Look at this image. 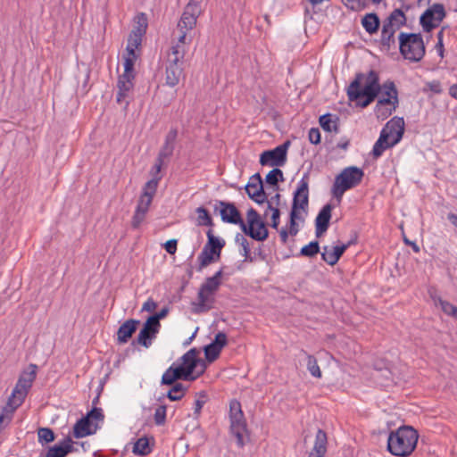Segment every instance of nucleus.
Returning <instances> with one entry per match:
<instances>
[{
	"instance_id": "obj_12",
	"label": "nucleus",
	"mask_w": 457,
	"mask_h": 457,
	"mask_svg": "<svg viewBox=\"0 0 457 457\" xmlns=\"http://www.w3.org/2000/svg\"><path fill=\"white\" fill-rule=\"evenodd\" d=\"M34 381L19 378L18 381L9 396V405L19 408L24 402Z\"/></svg>"
},
{
	"instance_id": "obj_36",
	"label": "nucleus",
	"mask_w": 457,
	"mask_h": 457,
	"mask_svg": "<svg viewBox=\"0 0 457 457\" xmlns=\"http://www.w3.org/2000/svg\"><path fill=\"white\" fill-rule=\"evenodd\" d=\"M284 181L283 171L278 168L271 170L265 178V182L270 185L274 191L278 189V182Z\"/></svg>"
},
{
	"instance_id": "obj_56",
	"label": "nucleus",
	"mask_w": 457,
	"mask_h": 457,
	"mask_svg": "<svg viewBox=\"0 0 457 457\" xmlns=\"http://www.w3.org/2000/svg\"><path fill=\"white\" fill-rule=\"evenodd\" d=\"M137 54H128L124 56V71L135 72L134 65L137 59Z\"/></svg>"
},
{
	"instance_id": "obj_23",
	"label": "nucleus",
	"mask_w": 457,
	"mask_h": 457,
	"mask_svg": "<svg viewBox=\"0 0 457 457\" xmlns=\"http://www.w3.org/2000/svg\"><path fill=\"white\" fill-rule=\"evenodd\" d=\"M177 137L178 129L174 128L170 129L165 137L163 145L159 151L158 155L161 156V158L167 159L172 155L175 149Z\"/></svg>"
},
{
	"instance_id": "obj_43",
	"label": "nucleus",
	"mask_w": 457,
	"mask_h": 457,
	"mask_svg": "<svg viewBox=\"0 0 457 457\" xmlns=\"http://www.w3.org/2000/svg\"><path fill=\"white\" fill-rule=\"evenodd\" d=\"M137 25L132 29V33L144 36L146 32L147 26H148V21L147 16L144 12H140L137 16Z\"/></svg>"
},
{
	"instance_id": "obj_15",
	"label": "nucleus",
	"mask_w": 457,
	"mask_h": 457,
	"mask_svg": "<svg viewBox=\"0 0 457 457\" xmlns=\"http://www.w3.org/2000/svg\"><path fill=\"white\" fill-rule=\"evenodd\" d=\"M100 426L88 420L87 418L83 416L78 420L73 427V436L75 438H82L87 436H91L96 433Z\"/></svg>"
},
{
	"instance_id": "obj_52",
	"label": "nucleus",
	"mask_w": 457,
	"mask_h": 457,
	"mask_svg": "<svg viewBox=\"0 0 457 457\" xmlns=\"http://www.w3.org/2000/svg\"><path fill=\"white\" fill-rule=\"evenodd\" d=\"M166 412H167L166 405H160L155 409V411L154 414V420L155 425L162 426L165 424Z\"/></svg>"
},
{
	"instance_id": "obj_5",
	"label": "nucleus",
	"mask_w": 457,
	"mask_h": 457,
	"mask_svg": "<svg viewBox=\"0 0 457 457\" xmlns=\"http://www.w3.org/2000/svg\"><path fill=\"white\" fill-rule=\"evenodd\" d=\"M398 39L399 50L404 59L417 62L424 57L426 48L420 33L401 32Z\"/></svg>"
},
{
	"instance_id": "obj_62",
	"label": "nucleus",
	"mask_w": 457,
	"mask_h": 457,
	"mask_svg": "<svg viewBox=\"0 0 457 457\" xmlns=\"http://www.w3.org/2000/svg\"><path fill=\"white\" fill-rule=\"evenodd\" d=\"M145 215L146 214L135 210V212H134V215H133L132 220H131V226L134 228H139L140 225L142 224V222L145 220Z\"/></svg>"
},
{
	"instance_id": "obj_21",
	"label": "nucleus",
	"mask_w": 457,
	"mask_h": 457,
	"mask_svg": "<svg viewBox=\"0 0 457 457\" xmlns=\"http://www.w3.org/2000/svg\"><path fill=\"white\" fill-rule=\"evenodd\" d=\"M328 436L324 430L319 428L314 440V445L308 457H325L327 453Z\"/></svg>"
},
{
	"instance_id": "obj_33",
	"label": "nucleus",
	"mask_w": 457,
	"mask_h": 457,
	"mask_svg": "<svg viewBox=\"0 0 457 457\" xmlns=\"http://www.w3.org/2000/svg\"><path fill=\"white\" fill-rule=\"evenodd\" d=\"M394 145H391V143H388V141L386 140V136L385 133L379 134L378 140L375 142L373 145L371 154L373 157L377 159L380 157L386 149L391 148Z\"/></svg>"
},
{
	"instance_id": "obj_22",
	"label": "nucleus",
	"mask_w": 457,
	"mask_h": 457,
	"mask_svg": "<svg viewBox=\"0 0 457 457\" xmlns=\"http://www.w3.org/2000/svg\"><path fill=\"white\" fill-rule=\"evenodd\" d=\"M73 451V441L70 436L63 438L59 444L50 447L46 457H65Z\"/></svg>"
},
{
	"instance_id": "obj_37",
	"label": "nucleus",
	"mask_w": 457,
	"mask_h": 457,
	"mask_svg": "<svg viewBox=\"0 0 457 457\" xmlns=\"http://www.w3.org/2000/svg\"><path fill=\"white\" fill-rule=\"evenodd\" d=\"M208 293L199 288L197 298L198 303H193V312L195 313H202L211 309V306L206 305L208 301Z\"/></svg>"
},
{
	"instance_id": "obj_10",
	"label": "nucleus",
	"mask_w": 457,
	"mask_h": 457,
	"mask_svg": "<svg viewBox=\"0 0 457 457\" xmlns=\"http://www.w3.org/2000/svg\"><path fill=\"white\" fill-rule=\"evenodd\" d=\"M245 189L249 198L257 204L267 202V193L264 191L262 179L259 173L250 177Z\"/></svg>"
},
{
	"instance_id": "obj_18",
	"label": "nucleus",
	"mask_w": 457,
	"mask_h": 457,
	"mask_svg": "<svg viewBox=\"0 0 457 457\" xmlns=\"http://www.w3.org/2000/svg\"><path fill=\"white\" fill-rule=\"evenodd\" d=\"M230 420V432L237 439V445L242 448L245 445L244 435L246 433V422L244 415L242 418L237 416L231 417Z\"/></svg>"
},
{
	"instance_id": "obj_58",
	"label": "nucleus",
	"mask_w": 457,
	"mask_h": 457,
	"mask_svg": "<svg viewBox=\"0 0 457 457\" xmlns=\"http://www.w3.org/2000/svg\"><path fill=\"white\" fill-rule=\"evenodd\" d=\"M243 415L240 403L237 400L232 401L229 405V419L236 416L242 418Z\"/></svg>"
},
{
	"instance_id": "obj_61",
	"label": "nucleus",
	"mask_w": 457,
	"mask_h": 457,
	"mask_svg": "<svg viewBox=\"0 0 457 457\" xmlns=\"http://www.w3.org/2000/svg\"><path fill=\"white\" fill-rule=\"evenodd\" d=\"M309 141L312 145H318L320 143V132L317 128H312L308 133Z\"/></svg>"
},
{
	"instance_id": "obj_50",
	"label": "nucleus",
	"mask_w": 457,
	"mask_h": 457,
	"mask_svg": "<svg viewBox=\"0 0 457 457\" xmlns=\"http://www.w3.org/2000/svg\"><path fill=\"white\" fill-rule=\"evenodd\" d=\"M205 358L208 361L212 362L215 361L220 354L221 349L218 346L214 345V344L210 343L205 345L204 348Z\"/></svg>"
},
{
	"instance_id": "obj_14",
	"label": "nucleus",
	"mask_w": 457,
	"mask_h": 457,
	"mask_svg": "<svg viewBox=\"0 0 457 457\" xmlns=\"http://www.w3.org/2000/svg\"><path fill=\"white\" fill-rule=\"evenodd\" d=\"M333 206L330 204H325L319 212L315 219V235L317 237L322 236L329 227L331 212Z\"/></svg>"
},
{
	"instance_id": "obj_28",
	"label": "nucleus",
	"mask_w": 457,
	"mask_h": 457,
	"mask_svg": "<svg viewBox=\"0 0 457 457\" xmlns=\"http://www.w3.org/2000/svg\"><path fill=\"white\" fill-rule=\"evenodd\" d=\"M155 193L156 191L152 192L150 189L144 187L136 211L146 214Z\"/></svg>"
},
{
	"instance_id": "obj_54",
	"label": "nucleus",
	"mask_w": 457,
	"mask_h": 457,
	"mask_svg": "<svg viewBox=\"0 0 457 457\" xmlns=\"http://www.w3.org/2000/svg\"><path fill=\"white\" fill-rule=\"evenodd\" d=\"M196 213L198 214L199 225L212 226V217L204 207H198Z\"/></svg>"
},
{
	"instance_id": "obj_34",
	"label": "nucleus",
	"mask_w": 457,
	"mask_h": 457,
	"mask_svg": "<svg viewBox=\"0 0 457 457\" xmlns=\"http://www.w3.org/2000/svg\"><path fill=\"white\" fill-rule=\"evenodd\" d=\"M334 116L330 113H325L321 115L319 119L320 127L328 132H337L338 125H337V117L333 118Z\"/></svg>"
},
{
	"instance_id": "obj_45",
	"label": "nucleus",
	"mask_w": 457,
	"mask_h": 457,
	"mask_svg": "<svg viewBox=\"0 0 457 457\" xmlns=\"http://www.w3.org/2000/svg\"><path fill=\"white\" fill-rule=\"evenodd\" d=\"M308 205L306 197L302 199V203H298L297 200H293L290 212V221H296L297 219H300L298 211L303 210L305 212L308 209Z\"/></svg>"
},
{
	"instance_id": "obj_11",
	"label": "nucleus",
	"mask_w": 457,
	"mask_h": 457,
	"mask_svg": "<svg viewBox=\"0 0 457 457\" xmlns=\"http://www.w3.org/2000/svg\"><path fill=\"white\" fill-rule=\"evenodd\" d=\"M385 133L386 140L391 145H397L403 138L404 133V121L403 118L394 117L386 122L381 129L380 134Z\"/></svg>"
},
{
	"instance_id": "obj_55",
	"label": "nucleus",
	"mask_w": 457,
	"mask_h": 457,
	"mask_svg": "<svg viewBox=\"0 0 457 457\" xmlns=\"http://www.w3.org/2000/svg\"><path fill=\"white\" fill-rule=\"evenodd\" d=\"M17 409L18 408H13L12 406H10L8 400L6 404L2 408V411L0 412V424H2L5 419L7 420V423H9L12 418L14 411Z\"/></svg>"
},
{
	"instance_id": "obj_17",
	"label": "nucleus",
	"mask_w": 457,
	"mask_h": 457,
	"mask_svg": "<svg viewBox=\"0 0 457 457\" xmlns=\"http://www.w3.org/2000/svg\"><path fill=\"white\" fill-rule=\"evenodd\" d=\"M349 246L350 244H342L340 245H336L333 248L325 245L321 252V259L328 265L333 266L337 263L340 257Z\"/></svg>"
},
{
	"instance_id": "obj_63",
	"label": "nucleus",
	"mask_w": 457,
	"mask_h": 457,
	"mask_svg": "<svg viewBox=\"0 0 457 457\" xmlns=\"http://www.w3.org/2000/svg\"><path fill=\"white\" fill-rule=\"evenodd\" d=\"M205 403L204 399H196L194 405V418L198 419L201 414L202 409Z\"/></svg>"
},
{
	"instance_id": "obj_60",
	"label": "nucleus",
	"mask_w": 457,
	"mask_h": 457,
	"mask_svg": "<svg viewBox=\"0 0 457 457\" xmlns=\"http://www.w3.org/2000/svg\"><path fill=\"white\" fill-rule=\"evenodd\" d=\"M29 371H23L19 378H24L25 379L34 381L37 377V366L36 364L30 363L29 365Z\"/></svg>"
},
{
	"instance_id": "obj_49",
	"label": "nucleus",
	"mask_w": 457,
	"mask_h": 457,
	"mask_svg": "<svg viewBox=\"0 0 457 457\" xmlns=\"http://www.w3.org/2000/svg\"><path fill=\"white\" fill-rule=\"evenodd\" d=\"M37 437L41 445L48 444L54 440V433L49 428H40L37 430Z\"/></svg>"
},
{
	"instance_id": "obj_48",
	"label": "nucleus",
	"mask_w": 457,
	"mask_h": 457,
	"mask_svg": "<svg viewBox=\"0 0 457 457\" xmlns=\"http://www.w3.org/2000/svg\"><path fill=\"white\" fill-rule=\"evenodd\" d=\"M433 300L435 301L436 303H439L442 311L449 315V316H453V317H455L456 313H457V307L454 306L453 304H452L451 303L445 301V300H443L441 297H433Z\"/></svg>"
},
{
	"instance_id": "obj_47",
	"label": "nucleus",
	"mask_w": 457,
	"mask_h": 457,
	"mask_svg": "<svg viewBox=\"0 0 457 457\" xmlns=\"http://www.w3.org/2000/svg\"><path fill=\"white\" fill-rule=\"evenodd\" d=\"M306 367L311 375L314 378H321V371L318 365L317 359L312 355L307 354V363Z\"/></svg>"
},
{
	"instance_id": "obj_53",
	"label": "nucleus",
	"mask_w": 457,
	"mask_h": 457,
	"mask_svg": "<svg viewBox=\"0 0 457 457\" xmlns=\"http://www.w3.org/2000/svg\"><path fill=\"white\" fill-rule=\"evenodd\" d=\"M88 420L93 421L94 423L98 424V422L103 423L104 420V415L102 408L94 407L91 411H89L85 416Z\"/></svg>"
},
{
	"instance_id": "obj_19",
	"label": "nucleus",
	"mask_w": 457,
	"mask_h": 457,
	"mask_svg": "<svg viewBox=\"0 0 457 457\" xmlns=\"http://www.w3.org/2000/svg\"><path fill=\"white\" fill-rule=\"evenodd\" d=\"M178 361L192 374H194L198 364L202 365V369H204V370H205V363L197 358V350L195 348L188 350Z\"/></svg>"
},
{
	"instance_id": "obj_44",
	"label": "nucleus",
	"mask_w": 457,
	"mask_h": 457,
	"mask_svg": "<svg viewBox=\"0 0 457 457\" xmlns=\"http://www.w3.org/2000/svg\"><path fill=\"white\" fill-rule=\"evenodd\" d=\"M143 36L130 33L128 38L126 51L128 54H137L136 50L141 46Z\"/></svg>"
},
{
	"instance_id": "obj_7",
	"label": "nucleus",
	"mask_w": 457,
	"mask_h": 457,
	"mask_svg": "<svg viewBox=\"0 0 457 457\" xmlns=\"http://www.w3.org/2000/svg\"><path fill=\"white\" fill-rule=\"evenodd\" d=\"M204 373V369H201L195 375L192 374L190 371L179 362V361L173 362L162 374L161 384L166 386L173 385L177 380L182 379L185 381H194L200 375Z\"/></svg>"
},
{
	"instance_id": "obj_29",
	"label": "nucleus",
	"mask_w": 457,
	"mask_h": 457,
	"mask_svg": "<svg viewBox=\"0 0 457 457\" xmlns=\"http://www.w3.org/2000/svg\"><path fill=\"white\" fill-rule=\"evenodd\" d=\"M383 23L388 24V26L395 29H399L402 26L406 24V16L401 9H395Z\"/></svg>"
},
{
	"instance_id": "obj_38",
	"label": "nucleus",
	"mask_w": 457,
	"mask_h": 457,
	"mask_svg": "<svg viewBox=\"0 0 457 457\" xmlns=\"http://www.w3.org/2000/svg\"><path fill=\"white\" fill-rule=\"evenodd\" d=\"M118 93L116 99L118 103H121L126 97L129 96V93L134 87V82H127L118 79L117 82Z\"/></svg>"
},
{
	"instance_id": "obj_59",
	"label": "nucleus",
	"mask_w": 457,
	"mask_h": 457,
	"mask_svg": "<svg viewBox=\"0 0 457 457\" xmlns=\"http://www.w3.org/2000/svg\"><path fill=\"white\" fill-rule=\"evenodd\" d=\"M211 343L222 350V348L228 344L227 335L224 332L220 331L215 335L214 339Z\"/></svg>"
},
{
	"instance_id": "obj_2",
	"label": "nucleus",
	"mask_w": 457,
	"mask_h": 457,
	"mask_svg": "<svg viewBox=\"0 0 457 457\" xmlns=\"http://www.w3.org/2000/svg\"><path fill=\"white\" fill-rule=\"evenodd\" d=\"M213 211L219 213L225 223L239 225L242 231L256 241H263L269 236L265 223L260 219L259 213L251 208L247 212V225L241 218L240 212L233 203L215 200Z\"/></svg>"
},
{
	"instance_id": "obj_4",
	"label": "nucleus",
	"mask_w": 457,
	"mask_h": 457,
	"mask_svg": "<svg viewBox=\"0 0 457 457\" xmlns=\"http://www.w3.org/2000/svg\"><path fill=\"white\" fill-rule=\"evenodd\" d=\"M363 176L364 172L359 167L349 166L345 168L335 178L331 188L332 195L340 202L346 191L357 187L361 182Z\"/></svg>"
},
{
	"instance_id": "obj_24",
	"label": "nucleus",
	"mask_w": 457,
	"mask_h": 457,
	"mask_svg": "<svg viewBox=\"0 0 457 457\" xmlns=\"http://www.w3.org/2000/svg\"><path fill=\"white\" fill-rule=\"evenodd\" d=\"M164 160L165 158H161V156L159 155L157 156L155 163L154 164L150 170L152 179L148 180L144 186L145 187L150 189L152 192L157 191L158 184L162 179L161 170L163 165Z\"/></svg>"
},
{
	"instance_id": "obj_1",
	"label": "nucleus",
	"mask_w": 457,
	"mask_h": 457,
	"mask_svg": "<svg viewBox=\"0 0 457 457\" xmlns=\"http://www.w3.org/2000/svg\"><path fill=\"white\" fill-rule=\"evenodd\" d=\"M378 96L392 98L395 103H399L398 90L395 82L386 80L380 85L378 73L373 70L367 74L357 73L347 87L348 99L356 102V106L361 108H366Z\"/></svg>"
},
{
	"instance_id": "obj_46",
	"label": "nucleus",
	"mask_w": 457,
	"mask_h": 457,
	"mask_svg": "<svg viewBox=\"0 0 457 457\" xmlns=\"http://www.w3.org/2000/svg\"><path fill=\"white\" fill-rule=\"evenodd\" d=\"M320 244L317 240L311 241L300 250V255L312 258L320 253Z\"/></svg>"
},
{
	"instance_id": "obj_51",
	"label": "nucleus",
	"mask_w": 457,
	"mask_h": 457,
	"mask_svg": "<svg viewBox=\"0 0 457 457\" xmlns=\"http://www.w3.org/2000/svg\"><path fill=\"white\" fill-rule=\"evenodd\" d=\"M271 212V227L278 229L280 221V211L278 207H273L270 202H268L267 209L264 212V216L268 215V212Z\"/></svg>"
},
{
	"instance_id": "obj_26",
	"label": "nucleus",
	"mask_w": 457,
	"mask_h": 457,
	"mask_svg": "<svg viewBox=\"0 0 457 457\" xmlns=\"http://www.w3.org/2000/svg\"><path fill=\"white\" fill-rule=\"evenodd\" d=\"M222 273L223 270L220 269L213 276L206 278L205 281L200 287V289L208 294L215 293L221 285Z\"/></svg>"
},
{
	"instance_id": "obj_9",
	"label": "nucleus",
	"mask_w": 457,
	"mask_h": 457,
	"mask_svg": "<svg viewBox=\"0 0 457 457\" xmlns=\"http://www.w3.org/2000/svg\"><path fill=\"white\" fill-rule=\"evenodd\" d=\"M289 144V141H287L271 150L262 152L260 156V163L262 166H283L287 162V154Z\"/></svg>"
},
{
	"instance_id": "obj_41",
	"label": "nucleus",
	"mask_w": 457,
	"mask_h": 457,
	"mask_svg": "<svg viewBox=\"0 0 457 457\" xmlns=\"http://www.w3.org/2000/svg\"><path fill=\"white\" fill-rule=\"evenodd\" d=\"M216 258L215 253L210 252V250L204 246L202 252L199 253L197 260L199 262L198 270H201L203 268L208 266L212 263Z\"/></svg>"
},
{
	"instance_id": "obj_35",
	"label": "nucleus",
	"mask_w": 457,
	"mask_h": 457,
	"mask_svg": "<svg viewBox=\"0 0 457 457\" xmlns=\"http://www.w3.org/2000/svg\"><path fill=\"white\" fill-rule=\"evenodd\" d=\"M153 452V447L149 444L146 436L140 437L133 446V453L139 456H146Z\"/></svg>"
},
{
	"instance_id": "obj_20",
	"label": "nucleus",
	"mask_w": 457,
	"mask_h": 457,
	"mask_svg": "<svg viewBox=\"0 0 457 457\" xmlns=\"http://www.w3.org/2000/svg\"><path fill=\"white\" fill-rule=\"evenodd\" d=\"M140 320L129 319L126 320L117 331V341L119 344H125L136 332Z\"/></svg>"
},
{
	"instance_id": "obj_42",
	"label": "nucleus",
	"mask_w": 457,
	"mask_h": 457,
	"mask_svg": "<svg viewBox=\"0 0 457 457\" xmlns=\"http://www.w3.org/2000/svg\"><path fill=\"white\" fill-rule=\"evenodd\" d=\"M187 391V387L181 383L173 384V386L168 391L166 396L169 400L174 402L182 399Z\"/></svg>"
},
{
	"instance_id": "obj_40",
	"label": "nucleus",
	"mask_w": 457,
	"mask_h": 457,
	"mask_svg": "<svg viewBox=\"0 0 457 457\" xmlns=\"http://www.w3.org/2000/svg\"><path fill=\"white\" fill-rule=\"evenodd\" d=\"M202 2L203 0H189L184 9L183 13L198 19L202 13Z\"/></svg>"
},
{
	"instance_id": "obj_57",
	"label": "nucleus",
	"mask_w": 457,
	"mask_h": 457,
	"mask_svg": "<svg viewBox=\"0 0 457 457\" xmlns=\"http://www.w3.org/2000/svg\"><path fill=\"white\" fill-rule=\"evenodd\" d=\"M169 312V309L167 307L162 308L160 312L149 316L147 320L156 325L158 328H161L160 320L163 319L167 316Z\"/></svg>"
},
{
	"instance_id": "obj_3",
	"label": "nucleus",
	"mask_w": 457,
	"mask_h": 457,
	"mask_svg": "<svg viewBox=\"0 0 457 457\" xmlns=\"http://www.w3.org/2000/svg\"><path fill=\"white\" fill-rule=\"evenodd\" d=\"M419 439L416 429L410 426H402L391 431L387 438V451L397 457H408L415 450Z\"/></svg>"
},
{
	"instance_id": "obj_31",
	"label": "nucleus",
	"mask_w": 457,
	"mask_h": 457,
	"mask_svg": "<svg viewBox=\"0 0 457 457\" xmlns=\"http://www.w3.org/2000/svg\"><path fill=\"white\" fill-rule=\"evenodd\" d=\"M397 29L388 26V24L383 23L381 30L380 43L383 47L390 49L392 45H395V33Z\"/></svg>"
},
{
	"instance_id": "obj_32",
	"label": "nucleus",
	"mask_w": 457,
	"mask_h": 457,
	"mask_svg": "<svg viewBox=\"0 0 457 457\" xmlns=\"http://www.w3.org/2000/svg\"><path fill=\"white\" fill-rule=\"evenodd\" d=\"M179 35L178 37L177 42L171 46L170 51H179L182 52V55L185 56L187 46L192 41V37H188V32L185 30H179Z\"/></svg>"
},
{
	"instance_id": "obj_16",
	"label": "nucleus",
	"mask_w": 457,
	"mask_h": 457,
	"mask_svg": "<svg viewBox=\"0 0 457 457\" xmlns=\"http://www.w3.org/2000/svg\"><path fill=\"white\" fill-rule=\"evenodd\" d=\"M398 104L399 103H395L392 98L379 96L374 108L375 115L384 120L392 115Z\"/></svg>"
},
{
	"instance_id": "obj_30",
	"label": "nucleus",
	"mask_w": 457,
	"mask_h": 457,
	"mask_svg": "<svg viewBox=\"0 0 457 457\" xmlns=\"http://www.w3.org/2000/svg\"><path fill=\"white\" fill-rule=\"evenodd\" d=\"M309 173H303L302 179L297 183V187L293 194V200H297L298 196H301L302 199L306 197L307 204H309Z\"/></svg>"
},
{
	"instance_id": "obj_27",
	"label": "nucleus",
	"mask_w": 457,
	"mask_h": 457,
	"mask_svg": "<svg viewBox=\"0 0 457 457\" xmlns=\"http://www.w3.org/2000/svg\"><path fill=\"white\" fill-rule=\"evenodd\" d=\"M208 241L204 245L210 252L215 253L216 258L219 259L220 256L221 249L224 247L226 242L224 239L215 237L212 230H208L206 233Z\"/></svg>"
},
{
	"instance_id": "obj_6",
	"label": "nucleus",
	"mask_w": 457,
	"mask_h": 457,
	"mask_svg": "<svg viewBox=\"0 0 457 457\" xmlns=\"http://www.w3.org/2000/svg\"><path fill=\"white\" fill-rule=\"evenodd\" d=\"M185 56L178 50L169 51L164 62L165 84L170 87L177 86L184 77Z\"/></svg>"
},
{
	"instance_id": "obj_13",
	"label": "nucleus",
	"mask_w": 457,
	"mask_h": 457,
	"mask_svg": "<svg viewBox=\"0 0 457 457\" xmlns=\"http://www.w3.org/2000/svg\"><path fill=\"white\" fill-rule=\"evenodd\" d=\"M160 328L156 325H154L149 320H146L143 325L142 329L140 330L137 340L133 341V345L137 342V344L143 345L145 348H149L152 345L153 340L156 337V335L159 333Z\"/></svg>"
},
{
	"instance_id": "obj_64",
	"label": "nucleus",
	"mask_w": 457,
	"mask_h": 457,
	"mask_svg": "<svg viewBox=\"0 0 457 457\" xmlns=\"http://www.w3.org/2000/svg\"><path fill=\"white\" fill-rule=\"evenodd\" d=\"M177 239H170L164 244L166 252L170 254H173L177 251Z\"/></svg>"
},
{
	"instance_id": "obj_25",
	"label": "nucleus",
	"mask_w": 457,
	"mask_h": 457,
	"mask_svg": "<svg viewBox=\"0 0 457 457\" xmlns=\"http://www.w3.org/2000/svg\"><path fill=\"white\" fill-rule=\"evenodd\" d=\"M361 25L368 34L373 35L377 33L379 29V17L375 12L366 13L361 19Z\"/></svg>"
},
{
	"instance_id": "obj_8",
	"label": "nucleus",
	"mask_w": 457,
	"mask_h": 457,
	"mask_svg": "<svg viewBox=\"0 0 457 457\" xmlns=\"http://www.w3.org/2000/svg\"><path fill=\"white\" fill-rule=\"evenodd\" d=\"M446 15L443 4H434L420 16V23L425 32H430L438 27Z\"/></svg>"
},
{
	"instance_id": "obj_39",
	"label": "nucleus",
	"mask_w": 457,
	"mask_h": 457,
	"mask_svg": "<svg viewBox=\"0 0 457 457\" xmlns=\"http://www.w3.org/2000/svg\"><path fill=\"white\" fill-rule=\"evenodd\" d=\"M197 19L193 16L187 15L186 13H182L180 20L177 24L178 30H185L191 31L196 25Z\"/></svg>"
}]
</instances>
